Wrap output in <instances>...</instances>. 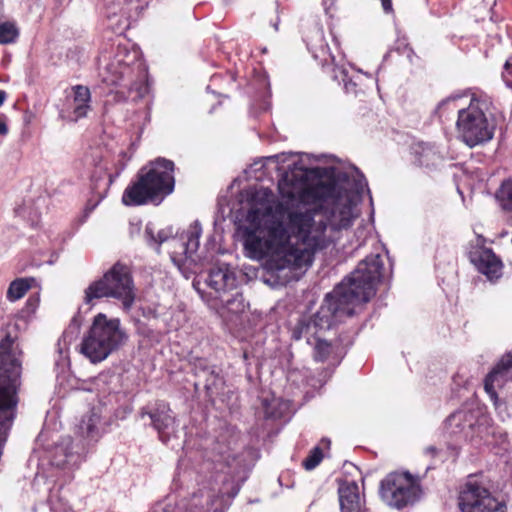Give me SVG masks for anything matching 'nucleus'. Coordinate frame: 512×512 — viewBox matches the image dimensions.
I'll use <instances>...</instances> for the list:
<instances>
[{
    "label": "nucleus",
    "instance_id": "nucleus-24",
    "mask_svg": "<svg viewBox=\"0 0 512 512\" xmlns=\"http://www.w3.org/2000/svg\"><path fill=\"white\" fill-rule=\"evenodd\" d=\"M333 78L339 83H343V87L347 93H357V79L359 76L350 75L349 69L344 65H335L333 69Z\"/></svg>",
    "mask_w": 512,
    "mask_h": 512
},
{
    "label": "nucleus",
    "instance_id": "nucleus-31",
    "mask_svg": "<svg viewBox=\"0 0 512 512\" xmlns=\"http://www.w3.org/2000/svg\"><path fill=\"white\" fill-rule=\"evenodd\" d=\"M323 450L320 446H315L309 453V455L303 460V467L306 470H313L320 464L323 459Z\"/></svg>",
    "mask_w": 512,
    "mask_h": 512
},
{
    "label": "nucleus",
    "instance_id": "nucleus-17",
    "mask_svg": "<svg viewBox=\"0 0 512 512\" xmlns=\"http://www.w3.org/2000/svg\"><path fill=\"white\" fill-rule=\"evenodd\" d=\"M205 283L218 298L236 288V275L228 264L222 263L209 270Z\"/></svg>",
    "mask_w": 512,
    "mask_h": 512
},
{
    "label": "nucleus",
    "instance_id": "nucleus-19",
    "mask_svg": "<svg viewBox=\"0 0 512 512\" xmlns=\"http://www.w3.org/2000/svg\"><path fill=\"white\" fill-rule=\"evenodd\" d=\"M415 161L427 168H436L443 162V156L434 145L418 142L412 146Z\"/></svg>",
    "mask_w": 512,
    "mask_h": 512
},
{
    "label": "nucleus",
    "instance_id": "nucleus-6",
    "mask_svg": "<svg viewBox=\"0 0 512 512\" xmlns=\"http://www.w3.org/2000/svg\"><path fill=\"white\" fill-rule=\"evenodd\" d=\"M103 298L120 301L125 311L132 308L136 292L130 270L126 265L116 263L102 277L92 281L84 290L83 304L90 310Z\"/></svg>",
    "mask_w": 512,
    "mask_h": 512
},
{
    "label": "nucleus",
    "instance_id": "nucleus-23",
    "mask_svg": "<svg viewBox=\"0 0 512 512\" xmlns=\"http://www.w3.org/2000/svg\"><path fill=\"white\" fill-rule=\"evenodd\" d=\"M265 417L267 419H279L286 416L289 410V402L280 398L263 399Z\"/></svg>",
    "mask_w": 512,
    "mask_h": 512
},
{
    "label": "nucleus",
    "instance_id": "nucleus-7",
    "mask_svg": "<svg viewBox=\"0 0 512 512\" xmlns=\"http://www.w3.org/2000/svg\"><path fill=\"white\" fill-rule=\"evenodd\" d=\"M127 340L128 335L118 318H108L106 314L98 313L82 340L81 352L91 363L96 364L118 351Z\"/></svg>",
    "mask_w": 512,
    "mask_h": 512
},
{
    "label": "nucleus",
    "instance_id": "nucleus-20",
    "mask_svg": "<svg viewBox=\"0 0 512 512\" xmlns=\"http://www.w3.org/2000/svg\"><path fill=\"white\" fill-rule=\"evenodd\" d=\"M309 171H312V170H318L319 172L318 173H314V172H311L310 173V177L312 176H316V177H323L325 176L326 179H320L318 180L317 182H325V183H332V182H335L336 181V176H335V172H339V173H345L348 175L349 177V180L352 182L353 179L356 178V176L354 175V172H352V170H356L359 174V177H362L365 181V184H367V181L364 177V175L358 170V168H356L355 166H349L347 169L343 170L341 168H338V167H327V168H319V167H316V168H307ZM367 189V192H370V189H368V185H365V187L357 192L356 194V198H355V207H357V204H358V201H359V198H360V195L364 192V190ZM358 211L359 209L356 208Z\"/></svg>",
    "mask_w": 512,
    "mask_h": 512
},
{
    "label": "nucleus",
    "instance_id": "nucleus-28",
    "mask_svg": "<svg viewBox=\"0 0 512 512\" xmlns=\"http://www.w3.org/2000/svg\"><path fill=\"white\" fill-rule=\"evenodd\" d=\"M461 99L462 97L459 95H451L447 97L438 104L435 113L440 119L445 118L451 112L461 109L458 104Z\"/></svg>",
    "mask_w": 512,
    "mask_h": 512
},
{
    "label": "nucleus",
    "instance_id": "nucleus-40",
    "mask_svg": "<svg viewBox=\"0 0 512 512\" xmlns=\"http://www.w3.org/2000/svg\"><path fill=\"white\" fill-rule=\"evenodd\" d=\"M8 133V127L5 122V116L0 115V135L5 136Z\"/></svg>",
    "mask_w": 512,
    "mask_h": 512
},
{
    "label": "nucleus",
    "instance_id": "nucleus-14",
    "mask_svg": "<svg viewBox=\"0 0 512 512\" xmlns=\"http://www.w3.org/2000/svg\"><path fill=\"white\" fill-rule=\"evenodd\" d=\"M91 100V92L87 86H72L66 96L65 106L60 111V117L70 122L87 117L92 109Z\"/></svg>",
    "mask_w": 512,
    "mask_h": 512
},
{
    "label": "nucleus",
    "instance_id": "nucleus-50",
    "mask_svg": "<svg viewBox=\"0 0 512 512\" xmlns=\"http://www.w3.org/2000/svg\"><path fill=\"white\" fill-rule=\"evenodd\" d=\"M294 377H295V373L294 372H290L289 375H288V379L294 382L295 381Z\"/></svg>",
    "mask_w": 512,
    "mask_h": 512
},
{
    "label": "nucleus",
    "instance_id": "nucleus-25",
    "mask_svg": "<svg viewBox=\"0 0 512 512\" xmlns=\"http://www.w3.org/2000/svg\"><path fill=\"white\" fill-rule=\"evenodd\" d=\"M33 278H18L12 281L8 287L6 297L9 301L15 302L22 298L31 288Z\"/></svg>",
    "mask_w": 512,
    "mask_h": 512
},
{
    "label": "nucleus",
    "instance_id": "nucleus-39",
    "mask_svg": "<svg viewBox=\"0 0 512 512\" xmlns=\"http://www.w3.org/2000/svg\"><path fill=\"white\" fill-rule=\"evenodd\" d=\"M321 53H322V55H321V56L323 57V60H324L325 62H327V60H328L327 58H325V57H324V56H325V54H328V56H329V58L331 59V62H332V63H334V62H335V57L330 53V49H329V47H328L327 45H326V46L321 47Z\"/></svg>",
    "mask_w": 512,
    "mask_h": 512
},
{
    "label": "nucleus",
    "instance_id": "nucleus-34",
    "mask_svg": "<svg viewBox=\"0 0 512 512\" xmlns=\"http://www.w3.org/2000/svg\"><path fill=\"white\" fill-rule=\"evenodd\" d=\"M382 3V7L386 13L392 11V2L391 0H380ZM322 4L326 13L330 12V10L334 7L335 0H322Z\"/></svg>",
    "mask_w": 512,
    "mask_h": 512
},
{
    "label": "nucleus",
    "instance_id": "nucleus-2",
    "mask_svg": "<svg viewBox=\"0 0 512 512\" xmlns=\"http://www.w3.org/2000/svg\"><path fill=\"white\" fill-rule=\"evenodd\" d=\"M383 272V259L379 253L361 260L354 271L326 295L312 317H303L298 321L292 330L293 339L305 338L308 344L314 345L315 360H326L331 345L321 338V333L330 330L344 318L353 316L357 306L368 302L376 294Z\"/></svg>",
    "mask_w": 512,
    "mask_h": 512
},
{
    "label": "nucleus",
    "instance_id": "nucleus-12",
    "mask_svg": "<svg viewBox=\"0 0 512 512\" xmlns=\"http://www.w3.org/2000/svg\"><path fill=\"white\" fill-rule=\"evenodd\" d=\"M485 239L478 235L475 243H471L468 256L476 269L490 281L497 280L502 276L503 264L491 248L485 247Z\"/></svg>",
    "mask_w": 512,
    "mask_h": 512
},
{
    "label": "nucleus",
    "instance_id": "nucleus-51",
    "mask_svg": "<svg viewBox=\"0 0 512 512\" xmlns=\"http://www.w3.org/2000/svg\"><path fill=\"white\" fill-rule=\"evenodd\" d=\"M357 73H358V74H364L365 76H367V77H369V78H371V77H372V76H371V74H369V73H367V72H365V73H364V72H362L361 70H357Z\"/></svg>",
    "mask_w": 512,
    "mask_h": 512
},
{
    "label": "nucleus",
    "instance_id": "nucleus-45",
    "mask_svg": "<svg viewBox=\"0 0 512 512\" xmlns=\"http://www.w3.org/2000/svg\"><path fill=\"white\" fill-rule=\"evenodd\" d=\"M5 99H6L5 91L0 90V106L4 103Z\"/></svg>",
    "mask_w": 512,
    "mask_h": 512
},
{
    "label": "nucleus",
    "instance_id": "nucleus-44",
    "mask_svg": "<svg viewBox=\"0 0 512 512\" xmlns=\"http://www.w3.org/2000/svg\"><path fill=\"white\" fill-rule=\"evenodd\" d=\"M133 4H134V2H133L132 0H130V1L127 3V5H128V6H132ZM131 10H132V7H127V8H126V10H123V9H122V15H126V14H127L129 11H131Z\"/></svg>",
    "mask_w": 512,
    "mask_h": 512
},
{
    "label": "nucleus",
    "instance_id": "nucleus-49",
    "mask_svg": "<svg viewBox=\"0 0 512 512\" xmlns=\"http://www.w3.org/2000/svg\"><path fill=\"white\" fill-rule=\"evenodd\" d=\"M149 121H150V107H147L146 122H149Z\"/></svg>",
    "mask_w": 512,
    "mask_h": 512
},
{
    "label": "nucleus",
    "instance_id": "nucleus-4",
    "mask_svg": "<svg viewBox=\"0 0 512 512\" xmlns=\"http://www.w3.org/2000/svg\"><path fill=\"white\" fill-rule=\"evenodd\" d=\"M174 186V163L159 157L143 167L137 181L126 187L122 202L126 206L159 204L173 192Z\"/></svg>",
    "mask_w": 512,
    "mask_h": 512
},
{
    "label": "nucleus",
    "instance_id": "nucleus-37",
    "mask_svg": "<svg viewBox=\"0 0 512 512\" xmlns=\"http://www.w3.org/2000/svg\"><path fill=\"white\" fill-rule=\"evenodd\" d=\"M214 502H215V496L207 494L206 499H205V505L203 504L201 506V510L202 511L209 510L214 505Z\"/></svg>",
    "mask_w": 512,
    "mask_h": 512
},
{
    "label": "nucleus",
    "instance_id": "nucleus-41",
    "mask_svg": "<svg viewBox=\"0 0 512 512\" xmlns=\"http://www.w3.org/2000/svg\"><path fill=\"white\" fill-rule=\"evenodd\" d=\"M39 299L37 297H30L27 300V307L30 311H34L38 305Z\"/></svg>",
    "mask_w": 512,
    "mask_h": 512
},
{
    "label": "nucleus",
    "instance_id": "nucleus-16",
    "mask_svg": "<svg viewBox=\"0 0 512 512\" xmlns=\"http://www.w3.org/2000/svg\"><path fill=\"white\" fill-rule=\"evenodd\" d=\"M485 421L486 418L479 410L460 409L447 418L445 426L450 434H463L468 438L472 436V430L483 425Z\"/></svg>",
    "mask_w": 512,
    "mask_h": 512
},
{
    "label": "nucleus",
    "instance_id": "nucleus-38",
    "mask_svg": "<svg viewBox=\"0 0 512 512\" xmlns=\"http://www.w3.org/2000/svg\"><path fill=\"white\" fill-rule=\"evenodd\" d=\"M103 196H101L96 202L92 203L91 201H89L86 205V208H85V214L86 216L89 215V213H91L96 207L97 205L99 204V202L102 200Z\"/></svg>",
    "mask_w": 512,
    "mask_h": 512
},
{
    "label": "nucleus",
    "instance_id": "nucleus-42",
    "mask_svg": "<svg viewBox=\"0 0 512 512\" xmlns=\"http://www.w3.org/2000/svg\"><path fill=\"white\" fill-rule=\"evenodd\" d=\"M120 174V172H117L115 175L108 174V182L106 184V189L109 188V186L113 183L114 179Z\"/></svg>",
    "mask_w": 512,
    "mask_h": 512
},
{
    "label": "nucleus",
    "instance_id": "nucleus-36",
    "mask_svg": "<svg viewBox=\"0 0 512 512\" xmlns=\"http://www.w3.org/2000/svg\"><path fill=\"white\" fill-rule=\"evenodd\" d=\"M290 156H293V154L292 153H288V154L281 153V154H276V155L266 157L265 160L271 161V162H276V163H284L287 161V158Z\"/></svg>",
    "mask_w": 512,
    "mask_h": 512
},
{
    "label": "nucleus",
    "instance_id": "nucleus-48",
    "mask_svg": "<svg viewBox=\"0 0 512 512\" xmlns=\"http://www.w3.org/2000/svg\"><path fill=\"white\" fill-rule=\"evenodd\" d=\"M3 18V2L0 0V20Z\"/></svg>",
    "mask_w": 512,
    "mask_h": 512
},
{
    "label": "nucleus",
    "instance_id": "nucleus-15",
    "mask_svg": "<svg viewBox=\"0 0 512 512\" xmlns=\"http://www.w3.org/2000/svg\"><path fill=\"white\" fill-rule=\"evenodd\" d=\"M512 381V352L504 354L484 380V390L494 406L498 407L497 389Z\"/></svg>",
    "mask_w": 512,
    "mask_h": 512
},
{
    "label": "nucleus",
    "instance_id": "nucleus-52",
    "mask_svg": "<svg viewBox=\"0 0 512 512\" xmlns=\"http://www.w3.org/2000/svg\"><path fill=\"white\" fill-rule=\"evenodd\" d=\"M273 27L274 29L277 31L278 30V21H276L275 23H273Z\"/></svg>",
    "mask_w": 512,
    "mask_h": 512
},
{
    "label": "nucleus",
    "instance_id": "nucleus-13",
    "mask_svg": "<svg viewBox=\"0 0 512 512\" xmlns=\"http://www.w3.org/2000/svg\"><path fill=\"white\" fill-rule=\"evenodd\" d=\"M85 453L86 447L81 441L74 442L66 436L56 442L50 451L51 464L62 469H74L84 460Z\"/></svg>",
    "mask_w": 512,
    "mask_h": 512
},
{
    "label": "nucleus",
    "instance_id": "nucleus-53",
    "mask_svg": "<svg viewBox=\"0 0 512 512\" xmlns=\"http://www.w3.org/2000/svg\"><path fill=\"white\" fill-rule=\"evenodd\" d=\"M218 78H219L218 76L214 75V76L212 77V81L214 82V81H216Z\"/></svg>",
    "mask_w": 512,
    "mask_h": 512
},
{
    "label": "nucleus",
    "instance_id": "nucleus-3",
    "mask_svg": "<svg viewBox=\"0 0 512 512\" xmlns=\"http://www.w3.org/2000/svg\"><path fill=\"white\" fill-rule=\"evenodd\" d=\"M99 76L103 83L120 87L112 95L115 103L125 102L132 91L137 98H143L149 91L147 70L139 50L125 44L119 43L110 53L101 54Z\"/></svg>",
    "mask_w": 512,
    "mask_h": 512
},
{
    "label": "nucleus",
    "instance_id": "nucleus-46",
    "mask_svg": "<svg viewBox=\"0 0 512 512\" xmlns=\"http://www.w3.org/2000/svg\"><path fill=\"white\" fill-rule=\"evenodd\" d=\"M320 445H322V446H324V447H326V448H329V446H330V440H328V439L324 438V439H322V440H321Z\"/></svg>",
    "mask_w": 512,
    "mask_h": 512
},
{
    "label": "nucleus",
    "instance_id": "nucleus-27",
    "mask_svg": "<svg viewBox=\"0 0 512 512\" xmlns=\"http://www.w3.org/2000/svg\"><path fill=\"white\" fill-rule=\"evenodd\" d=\"M100 417L97 413L92 411L89 415L83 417L79 425V429L82 435L94 439L98 436L97 424L99 423Z\"/></svg>",
    "mask_w": 512,
    "mask_h": 512
},
{
    "label": "nucleus",
    "instance_id": "nucleus-11",
    "mask_svg": "<svg viewBox=\"0 0 512 512\" xmlns=\"http://www.w3.org/2000/svg\"><path fill=\"white\" fill-rule=\"evenodd\" d=\"M202 233L201 224L195 221L187 231L171 239L170 256L172 261L178 265L196 263L200 257L196 254L199 248V238Z\"/></svg>",
    "mask_w": 512,
    "mask_h": 512
},
{
    "label": "nucleus",
    "instance_id": "nucleus-18",
    "mask_svg": "<svg viewBox=\"0 0 512 512\" xmlns=\"http://www.w3.org/2000/svg\"><path fill=\"white\" fill-rule=\"evenodd\" d=\"M341 512H368L364 496L354 481H343L338 487Z\"/></svg>",
    "mask_w": 512,
    "mask_h": 512
},
{
    "label": "nucleus",
    "instance_id": "nucleus-10",
    "mask_svg": "<svg viewBox=\"0 0 512 512\" xmlns=\"http://www.w3.org/2000/svg\"><path fill=\"white\" fill-rule=\"evenodd\" d=\"M140 417H148L150 425L157 432L159 440L168 444L178 433V422L170 405L161 400L149 403L140 409Z\"/></svg>",
    "mask_w": 512,
    "mask_h": 512
},
{
    "label": "nucleus",
    "instance_id": "nucleus-22",
    "mask_svg": "<svg viewBox=\"0 0 512 512\" xmlns=\"http://www.w3.org/2000/svg\"><path fill=\"white\" fill-rule=\"evenodd\" d=\"M218 299L220 300L221 309L223 310L222 314L225 312L231 314H239L242 313L246 308L243 295L238 291L232 294L229 292L226 295H221L218 297Z\"/></svg>",
    "mask_w": 512,
    "mask_h": 512
},
{
    "label": "nucleus",
    "instance_id": "nucleus-33",
    "mask_svg": "<svg viewBox=\"0 0 512 512\" xmlns=\"http://www.w3.org/2000/svg\"><path fill=\"white\" fill-rule=\"evenodd\" d=\"M199 373L206 378L204 383L205 388L210 389L211 386L216 384L217 376L215 375L214 370H211L208 367H203Z\"/></svg>",
    "mask_w": 512,
    "mask_h": 512
},
{
    "label": "nucleus",
    "instance_id": "nucleus-29",
    "mask_svg": "<svg viewBox=\"0 0 512 512\" xmlns=\"http://www.w3.org/2000/svg\"><path fill=\"white\" fill-rule=\"evenodd\" d=\"M79 329V323L76 318H74L69 326V329L66 330L62 338L59 340L57 346H58V352L60 355H64L67 353L68 345L71 343V341L75 338L77 332Z\"/></svg>",
    "mask_w": 512,
    "mask_h": 512
},
{
    "label": "nucleus",
    "instance_id": "nucleus-47",
    "mask_svg": "<svg viewBox=\"0 0 512 512\" xmlns=\"http://www.w3.org/2000/svg\"><path fill=\"white\" fill-rule=\"evenodd\" d=\"M198 498H199V496H198V495H194V496H193L192 502H193V505H194L195 507H196V506L198 505V503H199Z\"/></svg>",
    "mask_w": 512,
    "mask_h": 512
},
{
    "label": "nucleus",
    "instance_id": "nucleus-43",
    "mask_svg": "<svg viewBox=\"0 0 512 512\" xmlns=\"http://www.w3.org/2000/svg\"><path fill=\"white\" fill-rule=\"evenodd\" d=\"M436 452V448L434 446H429L425 449V453L428 455H434Z\"/></svg>",
    "mask_w": 512,
    "mask_h": 512
},
{
    "label": "nucleus",
    "instance_id": "nucleus-26",
    "mask_svg": "<svg viewBox=\"0 0 512 512\" xmlns=\"http://www.w3.org/2000/svg\"><path fill=\"white\" fill-rule=\"evenodd\" d=\"M501 208L512 212V178L504 181L496 193Z\"/></svg>",
    "mask_w": 512,
    "mask_h": 512
},
{
    "label": "nucleus",
    "instance_id": "nucleus-5",
    "mask_svg": "<svg viewBox=\"0 0 512 512\" xmlns=\"http://www.w3.org/2000/svg\"><path fill=\"white\" fill-rule=\"evenodd\" d=\"M491 99L482 92L471 93L467 107L458 110L456 128L460 139L470 148L492 140L496 123L487 113Z\"/></svg>",
    "mask_w": 512,
    "mask_h": 512
},
{
    "label": "nucleus",
    "instance_id": "nucleus-35",
    "mask_svg": "<svg viewBox=\"0 0 512 512\" xmlns=\"http://www.w3.org/2000/svg\"><path fill=\"white\" fill-rule=\"evenodd\" d=\"M502 78L506 86L512 89V56L509 57L505 62Z\"/></svg>",
    "mask_w": 512,
    "mask_h": 512
},
{
    "label": "nucleus",
    "instance_id": "nucleus-9",
    "mask_svg": "<svg viewBox=\"0 0 512 512\" xmlns=\"http://www.w3.org/2000/svg\"><path fill=\"white\" fill-rule=\"evenodd\" d=\"M380 495L387 505L402 509L418 500L420 487L409 473H390L381 481Z\"/></svg>",
    "mask_w": 512,
    "mask_h": 512
},
{
    "label": "nucleus",
    "instance_id": "nucleus-30",
    "mask_svg": "<svg viewBox=\"0 0 512 512\" xmlns=\"http://www.w3.org/2000/svg\"><path fill=\"white\" fill-rule=\"evenodd\" d=\"M19 30L14 22L5 21L0 23V43L10 44L16 41Z\"/></svg>",
    "mask_w": 512,
    "mask_h": 512
},
{
    "label": "nucleus",
    "instance_id": "nucleus-32",
    "mask_svg": "<svg viewBox=\"0 0 512 512\" xmlns=\"http://www.w3.org/2000/svg\"><path fill=\"white\" fill-rule=\"evenodd\" d=\"M51 509L55 512H66L68 505L62 502L55 493H51L48 499Z\"/></svg>",
    "mask_w": 512,
    "mask_h": 512
},
{
    "label": "nucleus",
    "instance_id": "nucleus-8",
    "mask_svg": "<svg viewBox=\"0 0 512 512\" xmlns=\"http://www.w3.org/2000/svg\"><path fill=\"white\" fill-rule=\"evenodd\" d=\"M458 505L462 512H507L505 502L478 476L468 477L459 493Z\"/></svg>",
    "mask_w": 512,
    "mask_h": 512
},
{
    "label": "nucleus",
    "instance_id": "nucleus-1",
    "mask_svg": "<svg viewBox=\"0 0 512 512\" xmlns=\"http://www.w3.org/2000/svg\"><path fill=\"white\" fill-rule=\"evenodd\" d=\"M352 172V182L336 171L335 182L310 183L311 171L302 161L289 165L278 181L280 199H270L267 188L257 191L260 201L238 228L244 255L265 259L267 273L282 284L298 280L315 255L336 245L359 217L355 196L366 184L356 170Z\"/></svg>",
    "mask_w": 512,
    "mask_h": 512
},
{
    "label": "nucleus",
    "instance_id": "nucleus-21",
    "mask_svg": "<svg viewBox=\"0 0 512 512\" xmlns=\"http://www.w3.org/2000/svg\"><path fill=\"white\" fill-rule=\"evenodd\" d=\"M144 233L148 245L155 247L157 250H159L161 244L165 242L170 243L174 236L172 227H166L156 232L152 223L146 225Z\"/></svg>",
    "mask_w": 512,
    "mask_h": 512
}]
</instances>
